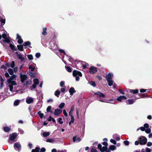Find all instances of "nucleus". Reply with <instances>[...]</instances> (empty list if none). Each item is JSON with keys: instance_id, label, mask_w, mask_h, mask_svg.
<instances>
[{"instance_id": "obj_1", "label": "nucleus", "mask_w": 152, "mask_h": 152, "mask_svg": "<svg viewBox=\"0 0 152 152\" xmlns=\"http://www.w3.org/2000/svg\"><path fill=\"white\" fill-rule=\"evenodd\" d=\"M140 144L141 145H145L147 142V140L145 137L141 136L139 138Z\"/></svg>"}, {"instance_id": "obj_2", "label": "nucleus", "mask_w": 152, "mask_h": 152, "mask_svg": "<svg viewBox=\"0 0 152 152\" xmlns=\"http://www.w3.org/2000/svg\"><path fill=\"white\" fill-rule=\"evenodd\" d=\"M17 134L15 132H14L12 134H10L9 139L11 141H15V139L17 137Z\"/></svg>"}, {"instance_id": "obj_3", "label": "nucleus", "mask_w": 152, "mask_h": 152, "mask_svg": "<svg viewBox=\"0 0 152 152\" xmlns=\"http://www.w3.org/2000/svg\"><path fill=\"white\" fill-rule=\"evenodd\" d=\"M89 69V73L91 74H95L97 71L96 68L94 66H91Z\"/></svg>"}, {"instance_id": "obj_4", "label": "nucleus", "mask_w": 152, "mask_h": 152, "mask_svg": "<svg viewBox=\"0 0 152 152\" xmlns=\"http://www.w3.org/2000/svg\"><path fill=\"white\" fill-rule=\"evenodd\" d=\"M20 81L21 82L23 83L27 79V76L25 75H22V73L20 74Z\"/></svg>"}, {"instance_id": "obj_5", "label": "nucleus", "mask_w": 152, "mask_h": 152, "mask_svg": "<svg viewBox=\"0 0 152 152\" xmlns=\"http://www.w3.org/2000/svg\"><path fill=\"white\" fill-rule=\"evenodd\" d=\"M14 146L15 149L18 151H20L21 150V146L20 144L18 142L15 143L14 144Z\"/></svg>"}, {"instance_id": "obj_6", "label": "nucleus", "mask_w": 152, "mask_h": 152, "mask_svg": "<svg viewBox=\"0 0 152 152\" xmlns=\"http://www.w3.org/2000/svg\"><path fill=\"white\" fill-rule=\"evenodd\" d=\"M73 76H77V75L81 77L82 75L80 72L76 70H74L73 72Z\"/></svg>"}, {"instance_id": "obj_7", "label": "nucleus", "mask_w": 152, "mask_h": 152, "mask_svg": "<svg viewBox=\"0 0 152 152\" xmlns=\"http://www.w3.org/2000/svg\"><path fill=\"white\" fill-rule=\"evenodd\" d=\"M94 94L97 95L99 97H105V95L103 93L100 91H98L94 93Z\"/></svg>"}, {"instance_id": "obj_8", "label": "nucleus", "mask_w": 152, "mask_h": 152, "mask_svg": "<svg viewBox=\"0 0 152 152\" xmlns=\"http://www.w3.org/2000/svg\"><path fill=\"white\" fill-rule=\"evenodd\" d=\"M62 112L61 110L58 109H57L55 110L54 114L55 115L58 116L61 114Z\"/></svg>"}, {"instance_id": "obj_9", "label": "nucleus", "mask_w": 152, "mask_h": 152, "mask_svg": "<svg viewBox=\"0 0 152 152\" xmlns=\"http://www.w3.org/2000/svg\"><path fill=\"white\" fill-rule=\"evenodd\" d=\"M15 54L16 55H17V57H18V58L20 60V61H21L22 62L24 60V59H25L23 57H22L21 55L19 54L17 52H15Z\"/></svg>"}, {"instance_id": "obj_10", "label": "nucleus", "mask_w": 152, "mask_h": 152, "mask_svg": "<svg viewBox=\"0 0 152 152\" xmlns=\"http://www.w3.org/2000/svg\"><path fill=\"white\" fill-rule=\"evenodd\" d=\"M112 75L110 73H109L108 74L106 75L105 76V78L107 80L112 79Z\"/></svg>"}, {"instance_id": "obj_11", "label": "nucleus", "mask_w": 152, "mask_h": 152, "mask_svg": "<svg viewBox=\"0 0 152 152\" xmlns=\"http://www.w3.org/2000/svg\"><path fill=\"white\" fill-rule=\"evenodd\" d=\"M127 98L124 96H121L117 99V100L119 102H121L122 99H126Z\"/></svg>"}, {"instance_id": "obj_12", "label": "nucleus", "mask_w": 152, "mask_h": 152, "mask_svg": "<svg viewBox=\"0 0 152 152\" xmlns=\"http://www.w3.org/2000/svg\"><path fill=\"white\" fill-rule=\"evenodd\" d=\"M23 45V44L20 45H18L17 47L18 49L20 51H23L24 50Z\"/></svg>"}, {"instance_id": "obj_13", "label": "nucleus", "mask_w": 152, "mask_h": 152, "mask_svg": "<svg viewBox=\"0 0 152 152\" xmlns=\"http://www.w3.org/2000/svg\"><path fill=\"white\" fill-rule=\"evenodd\" d=\"M69 92L71 95H72L76 91L75 90L73 87H71L69 90Z\"/></svg>"}, {"instance_id": "obj_14", "label": "nucleus", "mask_w": 152, "mask_h": 152, "mask_svg": "<svg viewBox=\"0 0 152 152\" xmlns=\"http://www.w3.org/2000/svg\"><path fill=\"white\" fill-rule=\"evenodd\" d=\"M9 47L12 50H13L14 51H17V48L15 47V46L12 44H9Z\"/></svg>"}, {"instance_id": "obj_15", "label": "nucleus", "mask_w": 152, "mask_h": 152, "mask_svg": "<svg viewBox=\"0 0 152 152\" xmlns=\"http://www.w3.org/2000/svg\"><path fill=\"white\" fill-rule=\"evenodd\" d=\"M33 99L32 98H27L26 99V102L28 104H30L33 102Z\"/></svg>"}, {"instance_id": "obj_16", "label": "nucleus", "mask_w": 152, "mask_h": 152, "mask_svg": "<svg viewBox=\"0 0 152 152\" xmlns=\"http://www.w3.org/2000/svg\"><path fill=\"white\" fill-rule=\"evenodd\" d=\"M23 44L24 46H28L29 47L31 48V47L30 46L31 43L29 41L25 42Z\"/></svg>"}, {"instance_id": "obj_17", "label": "nucleus", "mask_w": 152, "mask_h": 152, "mask_svg": "<svg viewBox=\"0 0 152 152\" xmlns=\"http://www.w3.org/2000/svg\"><path fill=\"white\" fill-rule=\"evenodd\" d=\"M74 106L72 105L70 109V111L69 113V115L70 116H73L72 115L73 112L74 111Z\"/></svg>"}, {"instance_id": "obj_18", "label": "nucleus", "mask_w": 152, "mask_h": 152, "mask_svg": "<svg viewBox=\"0 0 152 152\" xmlns=\"http://www.w3.org/2000/svg\"><path fill=\"white\" fill-rule=\"evenodd\" d=\"M16 76V75L14 74L13 75L10 77V78L7 80V81H12V80H13L15 78Z\"/></svg>"}, {"instance_id": "obj_19", "label": "nucleus", "mask_w": 152, "mask_h": 152, "mask_svg": "<svg viewBox=\"0 0 152 152\" xmlns=\"http://www.w3.org/2000/svg\"><path fill=\"white\" fill-rule=\"evenodd\" d=\"M130 92L132 93L133 94H137L138 93L139 91L138 89H130L129 90Z\"/></svg>"}, {"instance_id": "obj_20", "label": "nucleus", "mask_w": 152, "mask_h": 152, "mask_svg": "<svg viewBox=\"0 0 152 152\" xmlns=\"http://www.w3.org/2000/svg\"><path fill=\"white\" fill-rule=\"evenodd\" d=\"M7 82L9 85H10V84L11 86H12L17 85L16 82L14 80Z\"/></svg>"}, {"instance_id": "obj_21", "label": "nucleus", "mask_w": 152, "mask_h": 152, "mask_svg": "<svg viewBox=\"0 0 152 152\" xmlns=\"http://www.w3.org/2000/svg\"><path fill=\"white\" fill-rule=\"evenodd\" d=\"M27 73L31 77L34 78L35 77V74L30 71L27 72Z\"/></svg>"}, {"instance_id": "obj_22", "label": "nucleus", "mask_w": 152, "mask_h": 152, "mask_svg": "<svg viewBox=\"0 0 152 152\" xmlns=\"http://www.w3.org/2000/svg\"><path fill=\"white\" fill-rule=\"evenodd\" d=\"M4 130L5 132H8L11 130L10 128L8 126H5L4 127Z\"/></svg>"}, {"instance_id": "obj_23", "label": "nucleus", "mask_w": 152, "mask_h": 152, "mask_svg": "<svg viewBox=\"0 0 152 152\" xmlns=\"http://www.w3.org/2000/svg\"><path fill=\"white\" fill-rule=\"evenodd\" d=\"M127 104H132L134 103V99H129L126 102Z\"/></svg>"}, {"instance_id": "obj_24", "label": "nucleus", "mask_w": 152, "mask_h": 152, "mask_svg": "<svg viewBox=\"0 0 152 152\" xmlns=\"http://www.w3.org/2000/svg\"><path fill=\"white\" fill-rule=\"evenodd\" d=\"M71 118V121L69 122V125H71L72 123H73L74 122L75 119L74 117L73 116H70Z\"/></svg>"}, {"instance_id": "obj_25", "label": "nucleus", "mask_w": 152, "mask_h": 152, "mask_svg": "<svg viewBox=\"0 0 152 152\" xmlns=\"http://www.w3.org/2000/svg\"><path fill=\"white\" fill-rule=\"evenodd\" d=\"M67 72H70L72 71V68L69 66H65Z\"/></svg>"}, {"instance_id": "obj_26", "label": "nucleus", "mask_w": 152, "mask_h": 152, "mask_svg": "<svg viewBox=\"0 0 152 152\" xmlns=\"http://www.w3.org/2000/svg\"><path fill=\"white\" fill-rule=\"evenodd\" d=\"M107 149V147L106 146H103L101 149H100V151L101 152H104V151H106Z\"/></svg>"}, {"instance_id": "obj_27", "label": "nucleus", "mask_w": 152, "mask_h": 152, "mask_svg": "<svg viewBox=\"0 0 152 152\" xmlns=\"http://www.w3.org/2000/svg\"><path fill=\"white\" fill-rule=\"evenodd\" d=\"M47 28L46 27L43 28V31L42 32V34L43 35H45L47 34L46 30Z\"/></svg>"}, {"instance_id": "obj_28", "label": "nucleus", "mask_w": 152, "mask_h": 152, "mask_svg": "<svg viewBox=\"0 0 152 152\" xmlns=\"http://www.w3.org/2000/svg\"><path fill=\"white\" fill-rule=\"evenodd\" d=\"M107 82L108 83V85L109 86H111L113 84V81L112 80V79L110 80H107Z\"/></svg>"}, {"instance_id": "obj_29", "label": "nucleus", "mask_w": 152, "mask_h": 152, "mask_svg": "<svg viewBox=\"0 0 152 152\" xmlns=\"http://www.w3.org/2000/svg\"><path fill=\"white\" fill-rule=\"evenodd\" d=\"M60 92L59 90H57L55 92L54 94L57 97H59V95L60 94Z\"/></svg>"}, {"instance_id": "obj_30", "label": "nucleus", "mask_w": 152, "mask_h": 152, "mask_svg": "<svg viewBox=\"0 0 152 152\" xmlns=\"http://www.w3.org/2000/svg\"><path fill=\"white\" fill-rule=\"evenodd\" d=\"M109 148H110L111 150L114 151L116 149V147L114 145H111L109 146Z\"/></svg>"}, {"instance_id": "obj_31", "label": "nucleus", "mask_w": 152, "mask_h": 152, "mask_svg": "<svg viewBox=\"0 0 152 152\" xmlns=\"http://www.w3.org/2000/svg\"><path fill=\"white\" fill-rule=\"evenodd\" d=\"M8 72L9 73V74L11 75H12L13 74L14 72L13 70L11 68H10L8 69Z\"/></svg>"}, {"instance_id": "obj_32", "label": "nucleus", "mask_w": 152, "mask_h": 152, "mask_svg": "<svg viewBox=\"0 0 152 152\" xmlns=\"http://www.w3.org/2000/svg\"><path fill=\"white\" fill-rule=\"evenodd\" d=\"M50 134V133L49 132H44L42 133V135L44 137H47Z\"/></svg>"}, {"instance_id": "obj_33", "label": "nucleus", "mask_w": 152, "mask_h": 152, "mask_svg": "<svg viewBox=\"0 0 152 152\" xmlns=\"http://www.w3.org/2000/svg\"><path fill=\"white\" fill-rule=\"evenodd\" d=\"M52 107L50 106H48L47 108V111L48 112H50L51 113H52L53 111H51Z\"/></svg>"}, {"instance_id": "obj_34", "label": "nucleus", "mask_w": 152, "mask_h": 152, "mask_svg": "<svg viewBox=\"0 0 152 152\" xmlns=\"http://www.w3.org/2000/svg\"><path fill=\"white\" fill-rule=\"evenodd\" d=\"M39 115V117L41 118H42L44 115V114L43 113H41V111H39L37 113Z\"/></svg>"}, {"instance_id": "obj_35", "label": "nucleus", "mask_w": 152, "mask_h": 152, "mask_svg": "<svg viewBox=\"0 0 152 152\" xmlns=\"http://www.w3.org/2000/svg\"><path fill=\"white\" fill-rule=\"evenodd\" d=\"M34 83L36 85H37L39 83V81L38 79L35 78L33 80Z\"/></svg>"}, {"instance_id": "obj_36", "label": "nucleus", "mask_w": 152, "mask_h": 152, "mask_svg": "<svg viewBox=\"0 0 152 152\" xmlns=\"http://www.w3.org/2000/svg\"><path fill=\"white\" fill-rule=\"evenodd\" d=\"M3 41L4 42L9 43L10 42V40L9 38L7 37L4 40H3Z\"/></svg>"}, {"instance_id": "obj_37", "label": "nucleus", "mask_w": 152, "mask_h": 152, "mask_svg": "<svg viewBox=\"0 0 152 152\" xmlns=\"http://www.w3.org/2000/svg\"><path fill=\"white\" fill-rule=\"evenodd\" d=\"M90 84L94 87H95L96 86V84L94 81H90Z\"/></svg>"}, {"instance_id": "obj_38", "label": "nucleus", "mask_w": 152, "mask_h": 152, "mask_svg": "<svg viewBox=\"0 0 152 152\" xmlns=\"http://www.w3.org/2000/svg\"><path fill=\"white\" fill-rule=\"evenodd\" d=\"M54 141H55V140H54V139H53V138L48 139L46 140V141L47 142H51V143L54 142Z\"/></svg>"}, {"instance_id": "obj_39", "label": "nucleus", "mask_w": 152, "mask_h": 152, "mask_svg": "<svg viewBox=\"0 0 152 152\" xmlns=\"http://www.w3.org/2000/svg\"><path fill=\"white\" fill-rule=\"evenodd\" d=\"M20 101L18 100H17L15 101L14 103V105L15 106H17L20 103Z\"/></svg>"}, {"instance_id": "obj_40", "label": "nucleus", "mask_w": 152, "mask_h": 152, "mask_svg": "<svg viewBox=\"0 0 152 152\" xmlns=\"http://www.w3.org/2000/svg\"><path fill=\"white\" fill-rule=\"evenodd\" d=\"M27 57L28 59L30 60H32L33 59L32 55L31 54L28 55H27Z\"/></svg>"}, {"instance_id": "obj_41", "label": "nucleus", "mask_w": 152, "mask_h": 152, "mask_svg": "<svg viewBox=\"0 0 152 152\" xmlns=\"http://www.w3.org/2000/svg\"><path fill=\"white\" fill-rule=\"evenodd\" d=\"M65 103L63 102L61 103L58 106V107L60 109H62L64 106Z\"/></svg>"}, {"instance_id": "obj_42", "label": "nucleus", "mask_w": 152, "mask_h": 152, "mask_svg": "<svg viewBox=\"0 0 152 152\" xmlns=\"http://www.w3.org/2000/svg\"><path fill=\"white\" fill-rule=\"evenodd\" d=\"M58 123H59L60 124H62L63 122L62 121V118H58Z\"/></svg>"}, {"instance_id": "obj_43", "label": "nucleus", "mask_w": 152, "mask_h": 152, "mask_svg": "<svg viewBox=\"0 0 152 152\" xmlns=\"http://www.w3.org/2000/svg\"><path fill=\"white\" fill-rule=\"evenodd\" d=\"M151 130L149 128H148L145 130V132L147 134H149L151 132Z\"/></svg>"}, {"instance_id": "obj_44", "label": "nucleus", "mask_w": 152, "mask_h": 152, "mask_svg": "<svg viewBox=\"0 0 152 152\" xmlns=\"http://www.w3.org/2000/svg\"><path fill=\"white\" fill-rule=\"evenodd\" d=\"M23 42V40L22 38L18 39V42L19 44H20L22 43Z\"/></svg>"}, {"instance_id": "obj_45", "label": "nucleus", "mask_w": 152, "mask_h": 152, "mask_svg": "<svg viewBox=\"0 0 152 152\" xmlns=\"http://www.w3.org/2000/svg\"><path fill=\"white\" fill-rule=\"evenodd\" d=\"M140 97L142 98L147 97H148V95L146 94H143L140 95Z\"/></svg>"}, {"instance_id": "obj_46", "label": "nucleus", "mask_w": 152, "mask_h": 152, "mask_svg": "<svg viewBox=\"0 0 152 152\" xmlns=\"http://www.w3.org/2000/svg\"><path fill=\"white\" fill-rule=\"evenodd\" d=\"M15 62L14 61H12L11 64H10V66L12 68H13L15 66Z\"/></svg>"}, {"instance_id": "obj_47", "label": "nucleus", "mask_w": 152, "mask_h": 152, "mask_svg": "<svg viewBox=\"0 0 152 152\" xmlns=\"http://www.w3.org/2000/svg\"><path fill=\"white\" fill-rule=\"evenodd\" d=\"M28 68L29 69H31V71L32 72L34 71V69H35V67H32L31 66H29Z\"/></svg>"}, {"instance_id": "obj_48", "label": "nucleus", "mask_w": 152, "mask_h": 152, "mask_svg": "<svg viewBox=\"0 0 152 152\" xmlns=\"http://www.w3.org/2000/svg\"><path fill=\"white\" fill-rule=\"evenodd\" d=\"M2 37L4 39L7 37V35L5 33L2 34Z\"/></svg>"}, {"instance_id": "obj_49", "label": "nucleus", "mask_w": 152, "mask_h": 152, "mask_svg": "<svg viewBox=\"0 0 152 152\" xmlns=\"http://www.w3.org/2000/svg\"><path fill=\"white\" fill-rule=\"evenodd\" d=\"M34 149V150L35 152H39L40 150V148L39 147H36Z\"/></svg>"}, {"instance_id": "obj_50", "label": "nucleus", "mask_w": 152, "mask_h": 152, "mask_svg": "<svg viewBox=\"0 0 152 152\" xmlns=\"http://www.w3.org/2000/svg\"><path fill=\"white\" fill-rule=\"evenodd\" d=\"M23 1V0H18L17 2V4L18 6H20L22 5V2Z\"/></svg>"}, {"instance_id": "obj_51", "label": "nucleus", "mask_w": 152, "mask_h": 152, "mask_svg": "<svg viewBox=\"0 0 152 152\" xmlns=\"http://www.w3.org/2000/svg\"><path fill=\"white\" fill-rule=\"evenodd\" d=\"M63 113L65 116L67 117L68 116V114L66 113V110L65 109L63 110Z\"/></svg>"}, {"instance_id": "obj_52", "label": "nucleus", "mask_w": 152, "mask_h": 152, "mask_svg": "<svg viewBox=\"0 0 152 152\" xmlns=\"http://www.w3.org/2000/svg\"><path fill=\"white\" fill-rule=\"evenodd\" d=\"M110 142L113 143L114 144H116V142L115 140L113 139H111L110 140Z\"/></svg>"}, {"instance_id": "obj_53", "label": "nucleus", "mask_w": 152, "mask_h": 152, "mask_svg": "<svg viewBox=\"0 0 152 152\" xmlns=\"http://www.w3.org/2000/svg\"><path fill=\"white\" fill-rule=\"evenodd\" d=\"M124 143L126 145H128L129 144V142L127 140H125Z\"/></svg>"}, {"instance_id": "obj_54", "label": "nucleus", "mask_w": 152, "mask_h": 152, "mask_svg": "<svg viewBox=\"0 0 152 152\" xmlns=\"http://www.w3.org/2000/svg\"><path fill=\"white\" fill-rule=\"evenodd\" d=\"M91 152H98L97 150L94 148H91Z\"/></svg>"}, {"instance_id": "obj_55", "label": "nucleus", "mask_w": 152, "mask_h": 152, "mask_svg": "<svg viewBox=\"0 0 152 152\" xmlns=\"http://www.w3.org/2000/svg\"><path fill=\"white\" fill-rule=\"evenodd\" d=\"M30 83L28 81H26V83H24L23 86L27 87L29 85Z\"/></svg>"}, {"instance_id": "obj_56", "label": "nucleus", "mask_w": 152, "mask_h": 152, "mask_svg": "<svg viewBox=\"0 0 152 152\" xmlns=\"http://www.w3.org/2000/svg\"><path fill=\"white\" fill-rule=\"evenodd\" d=\"M41 56V54L39 53H37L35 54V56L37 58H39Z\"/></svg>"}, {"instance_id": "obj_57", "label": "nucleus", "mask_w": 152, "mask_h": 152, "mask_svg": "<svg viewBox=\"0 0 152 152\" xmlns=\"http://www.w3.org/2000/svg\"><path fill=\"white\" fill-rule=\"evenodd\" d=\"M1 25H4L5 23V20L4 19H1Z\"/></svg>"}, {"instance_id": "obj_58", "label": "nucleus", "mask_w": 152, "mask_h": 152, "mask_svg": "<svg viewBox=\"0 0 152 152\" xmlns=\"http://www.w3.org/2000/svg\"><path fill=\"white\" fill-rule=\"evenodd\" d=\"M144 127H145V128H148V127H149V124L147 123H145L144 125Z\"/></svg>"}, {"instance_id": "obj_59", "label": "nucleus", "mask_w": 152, "mask_h": 152, "mask_svg": "<svg viewBox=\"0 0 152 152\" xmlns=\"http://www.w3.org/2000/svg\"><path fill=\"white\" fill-rule=\"evenodd\" d=\"M64 85V82L63 81H61L60 83V85L61 87H63Z\"/></svg>"}, {"instance_id": "obj_60", "label": "nucleus", "mask_w": 152, "mask_h": 152, "mask_svg": "<svg viewBox=\"0 0 152 152\" xmlns=\"http://www.w3.org/2000/svg\"><path fill=\"white\" fill-rule=\"evenodd\" d=\"M9 87L10 88V90L11 91H12L13 89V87L12 86H11L10 85H9Z\"/></svg>"}, {"instance_id": "obj_61", "label": "nucleus", "mask_w": 152, "mask_h": 152, "mask_svg": "<svg viewBox=\"0 0 152 152\" xmlns=\"http://www.w3.org/2000/svg\"><path fill=\"white\" fill-rule=\"evenodd\" d=\"M61 53H64L65 55L66 54L65 52L63 49H59L58 50Z\"/></svg>"}, {"instance_id": "obj_62", "label": "nucleus", "mask_w": 152, "mask_h": 152, "mask_svg": "<svg viewBox=\"0 0 152 152\" xmlns=\"http://www.w3.org/2000/svg\"><path fill=\"white\" fill-rule=\"evenodd\" d=\"M37 85L36 84H34L32 86V88H31V90H33V89H34L35 88L36 86H37Z\"/></svg>"}, {"instance_id": "obj_63", "label": "nucleus", "mask_w": 152, "mask_h": 152, "mask_svg": "<svg viewBox=\"0 0 152 152\" xmlns=\"http://www.w3.org/2000/svg\"><path fill=\"white\" fill-rule=\"evenodd\" d=\"M107 142H102V144L105 146L107 147L108 145L107 143Z\"/></svg>"}, {"instance_id": "obj_64", "label": "nucleus", "mask_w": 152, "mask_h": 152, "mask_svg": "<svg viewBox=\"0 0 152 152\" xmlns=\"http://www.w3.org/2000/svg\"><path fill=\"white\" fill-rule=\"evenodd\" d=\"M40 151L41 152H45L46 150L44 148H42L40 149Z\"/></svg>"}]
</instances>
